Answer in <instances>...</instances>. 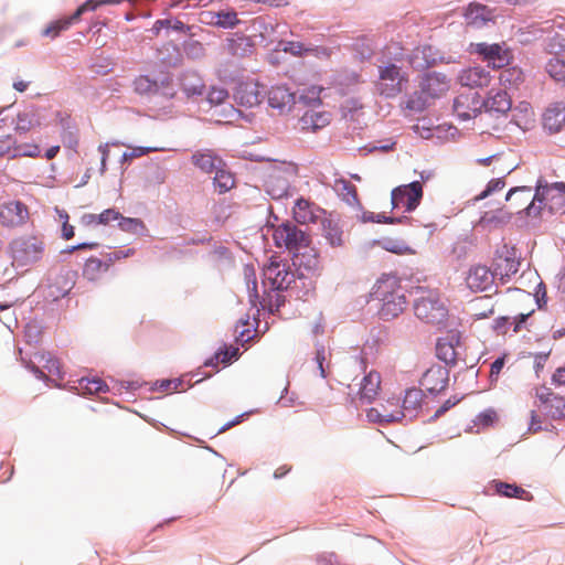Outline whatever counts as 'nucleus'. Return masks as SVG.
<instances>
[{"label":"nucleus","instance_id":"obj_1","mask_svg":"<svg viewBox=\"0 0 565 565\" xmlns=\"http://www.w3.org/2000/svg\"><path fill=\"white\" fill-rule=\"evenodd\" d=\"M372 296L382 302L379 313L385 320L398 317L407 305L399 279L393 275H383L379 278L373 287Z\"/></svg>","mask_w":565,"mask_h":565},{"label":"nucleus","instance_id":"obj_2","mask_svg":"<svg viewBox=\"0 0 565 565\" xmlns=\"http://www.w3.org/2000/svg\"><path fill=\"white\" fill-rule=\"evenodd\" d=\"M543 209L551 213H565V183L537 186L536 192L526 206L529 216H539Z\"/></svg>","mask_w":565,"mask_h":565},{"label":"nucleus","instance_id":"obj_3","mask_svg":"<svg viewBox=\"0 0 565 565\" xmlns=\"http://www.w3.org/2000/svg\"><path fill=\"white\" fill-rule=\"evenodd\" d=\"M416 317L425 323L443 327L448 319V309L438 295L429 292L414 303Z\"/></svg>","mask_w":565,"mask_h":565},{"label":"nucleus","instance_id":"obj_4","mask_svg":"<svg viewBox=\"0 0 565 565\" xmlns=\"http://www.w3.org/2000/svg\"><path fill=\"white\" fill-rule=\"evenodd\" d=\"M273 239L277 247H285L294 255L310 245V236L296 225L286 222L276 226L273 231Z\"/></svg>","mask_w":565,"mask_h":565},{"label":"nucleus","instance_id":"obj_5","mask_svg":"<svg viewBox=\"0 0 565 565\" xmlns=\"http://www.w3.org/2000/svg\"><path fill=\"white\" fill-rule=\"evenodd\" d=\"M366 417L369 422L382 425L401 422L404 418L401 398L394 395L383 398L375 407H371L366 412Z\"/></svg>","mask_w":565,"mask_h":565},{"label":"nucleus","instance_id":"obj_6","mask_svg":"<svg viewBox=\"0 0 565 565\" xmlns=\"http://www.w3.org/2000/svg\"><path fill=\"white\" fill-rule=\"evenodd\" d=\"M14 262L28 265L38 262L43 253V243L34 236H22L10 244Z\"/></svg>","mask_w":565,"mask_h":565},{"label":"nucleus","instance_id":"obj_7","mask_svg":"<svg viewBox=\"0 0 565 565\" xmlns=\"http://www.w3.org/2000/svg\"><path fill=\"white\" fill-rule=\"evenodd\" d=\"M423 198V185L419 181L399 185L393 189L391 201L393 209H404L405 212L414 211Z\"/></svg>","mask_w":565,"mask_h":565},{"label":"nucleus","instance_id":"obj_8","mask_svg":"<svg viewBox=\"0 0 565 565\" xmlns=\"http://www.w3.org/2000/svg\"><path fill=\"white\" fill-rule=\"evenodd\" d=\"M113 2H115V1L114 0H102V1L87 0L83 4H81L72 15L51 22L45 29H43L42 35L51 38V39H55L61 34V32L66 31L67 29H70V26L74 22H77L85 12L95 11L99 6L113 3Z\"/></svg>","mask_w":565,"mask_h":565},{"label":"nucleus","instance_id":"obj_9","mask_svg":"<svg viewBox=\"0 0 565 565\" xmlns=\"http://www.w3.org/2000/svg\"><path fill=\"white\" fill-rule=\"evenodd\" d=\"M535 395L539 399L537 406L546 417L554 420L565 418V397L546 386L536 388Z\"/></svg>","mask_w":565,"mask_h":565},{"label":"nucleus","instance_id":"obj_10","mask_svg":"<svg viewBox=\"0 0 565 565\" xmlns=\"http://www.w3.org/2000/svg\"><path fill=\"white\" fill-rule=\"evenodd\" d=\"M407 78L396 65L388 64L380 70L377 89L382 95L394 97L405 88Z\"/></svg>","mask_w":565,"mask_h":565},{"label":"nucleus","instance_id":"obj_11","mask_svg":"<svg viewBox=\"0 0 565 565\" xmlns=\"http://www.w3.org/2000/svg\"><path fill=\"white\" fill-rule=\"evenodd\" d=\"M30 218L26 204L12 200L0 204V225L6 228H17L25 225Z\"/></svg>","mask_w":565,"mask_h":565},{"label":"nucleus","instance_id":"obj_12","mask_svg":"<svg viewBox=\"0 0 565 565\" xmlns=\"http://www.w3.org/2000/svg\"><path fill=\"white\" fill-rule=\"evenodd\" d=\"M264 279L275 290H285L295 281V274L286 263L271 259L263 270Z\"/></svg>","mask_w":565,"mask_h":565},{"label":"nucleus","instance_id":"obj_13","mask_svg":"<svg viewBox=\"0 0 565 565\" xmlns=\"http://www.w3.org/2000/svg\"><path fill=\"white\" fill-rule=\"evenodd\" d=\"M472 52L482 56L483 61L493 68H502L512 60L511 52L501 44H488L484 42L471 44Z\"/></svg>","mask_w":565,"mask_h":565},{"label":"nucleus","instance_id":"obj_14","mask_svg":"<svg viewBox=\"0 0 565 565\" xmlns=\"http://www.w3.org/2000/svg\"><path fill=\"white\" fill-rule=\"evenodd\" d=\"M483 105V99L478 93H463L455 98L454 113L460 120H469L478 116Z\"/></svg>","mask_w":565,"mask_h":565},{"label":"nucleus","instance_id":"obj_15","mask_svg":"<svg viewBox=\"0 0 565 565\" xmlns=\"http://www.w3.org/2000/svg\"><path fill=\"white\" fill-rule=\"evenodd\" d=\"M263 97L260 84L252 78L239 82L234 89L235 102L244 107L252 108L259 105Z\"/></svg>","mask_w":565,"mask_h":565},{"label":"nucleus","instance_id":"obj_16","mask_svg":"<svg viewBox=\"0 0 565 565\" xmlns=\"http://www.w3.org/2000/svg\"><path fill=\"white\" fill-rule=\"evenodd\" d=\"M494 278L495 276L489 267L478 264L468 269L466 284L475 292L487 291L493 286Z\"/></svg>","mask_w":565,"mask_h":565},{"label":"nucleus","instance_id":"obj_17","mask_svg":"<svg viewBox=\"0 0 565 565\" xmlns=\"http://www.w3.org/2000/svg\"><path fill=\"white\" fill-rule=\"evenodd\" d=\"M292 214L294 218L299 224H310L321 221L327 212L316 203L305 198H299L295 202Z\"/></svg>","mask_w":565,"mask_h":565},{"label":"nucleus","instance_id":"obj_18","mask_svg":"<svg viewBox=\"0 0 565 565\" xmlns=\"http://www.w3.org/2000/svg\"><path fill=\"white\" fill-rule=\"evenodd\" d=\"M420 89L425 102L439 98L448 92L449 81L441 73H428L420 82Z\"/></svg>","mask_w":565,"mask_h":565},{"label":"nucleus","instance_id":"obj_19","mask_svg":"<svg viewBox=\"0 0 565 565\" xmlns=\"http://www.w3.org/2000/svg\"><path fill=\"white\" fill-rule=\"evenodd\" d=\"M459 332H450L445 338L438 340L436 344V355L448 365L457 364L460 352Z\"/></svg>","mask_w":565,"mask_h":565},{"label":"nucleus","instance_id":"obj_20","mask_svg":"<svg viewBox=\"0 0 565 565\" xmlns=\"http://www.w3.org/2000/svg\"><path fill=\"white\" fill-rule=\"evenodd\" d=\"M449 372L441 365L430 366L422 376L420 385L429 393H439L448 385Z\"/></svg>","mask_w":565,"mask_h":565},{"label":"nucleus","instance_id":"obj_21","mask_svg":"<svg viewBox=\"0 0 565 565\" xmlns=\"http://www.w3.org/2000/svg\"><path fill=\"white\" fill-rule=\"evenodd\" d=\"M295 103V94L286 85H276L268 90V105L278 114L290 111Z\"/></svg>","mask_w":565,"mask_h":565},{"label":"nucleus","instance_id":"obj_22","mask_svg":"<svg viewBox=\"0 0 565 565\" xmlns=\"http://www.w3.org/2000/svg\"><path fill=\"white\" fill-rule=\"evenodd\" d=\"M492 76L482 66H471L462 70L458 75L460 85L469 88H482L490 84Z\"/></svg>","mask_w":565,"mask_h":565},{"label":"nucleus","instance_id":"obj_23","mask_svg":"<svg viewBox=\"0 0 565 565\" xmlns=\"http://www.w3.org/2000/svg\"><path fill=\"white\" fill-rule=\"evenodd\" d=\"M381 383L382 377L377 371L371 370L367 372L360 382L359 401L366 404L372 403L380 393Z\"/></svg>","mask_w":565,"mask_h":565},{"label":"nucleus","instance_id":"obj_24","mask_svg":"<svg viewBox=\"0 0 565 565\" xmlns=\"http://www.w3.org/2000/svg\"><path fill=\"white\" fill-rule=\"evenodd\" d=\"M494 269L492 270L494 276L504 282L512 275L516 274L520 267V262L516 259L514 253L509 250L505 254H500L494 259Z\"/></svg>","mask_w":565,"mask_h":565},{"label":"nucleus","instance_id":"obj_25","mask_svg":"<svg viewBox=\"0 0 565 565\" xmlns=\"http://www.w3.org/2000/svg\"><path fill=\"white\" fill-rule=\"evenodd\" d=\"M191 162L203 173L211 174L215 169L224 166V161L211 149L195 151L191 157Z\"/></svg>","mask_w":565,"mask_h":565},{"label":"nucleus","instance_id":"obj_26","mask_svg":"<svg viewBox=\"0 0 565 565\" xmlns=\"http://www.w3.org/2000/svg\"><path fill=\"white\" fill-rule=\"evenodd\" d=\"M321 222L322 236L332 247L342 246L344 243L343 231L339 218L332 214H326Z\"/></svg>","mask_w":565,"mask_h":565},{"label":"nucleus","instance_id":"obj_27","mask_svg":"<svg viewBox=\"0 0 565 565\" xmlns=\"http://www.w3.org/2000/svg\"><path fill=\"white\" fill-rule=\"evenodd\" d=\"M331 121V115L328 111H306L298 120L300 130L316 132L327 127Z\"/></svg>","mask_w":565,"mask_h":565},{"label":"nucleus","instance_id":"obj_28","mask_svg":"<svg viewBox=\"0 0 565 565\" xmlns=\"http://www.w3.org/2000/svg\"><path fill=\"white\" fill-rule=\"evenodd\" d=\"M493 11L479 3H470L465 12L467 25L479 29L493 21Z\"/></svg>","mask_w":565,"mask_h":565},{"label":"nucleus","instance_id":"obj_29","mask_svg":"<svg viewBox=\"0 0 565 565\" xmlns=\"http://www.w3.org/2000/svg\"><path fill=\"white\" fill-rule=\"evenodd\" d=\"M225 50L234 57H247L254 53V42L249 36L235 33L226 40Z\"/></svg>","mask_w":565,"mask_h":565},{"label":"nucleus","instance_id":"obj_30","mask_svg":"<svg viewBox=\"0 0 565 565\" xmlns=\"http://www.w3.org/2000/svg\"><path fill=\"white\" fill-rule=\"evenodd\" d=\"M487 111L495 113L499 115L507 114L512 106L511 97L505 90H490L487 100H483Z\"/></svg>","mask_w":565,"mask_h":565},{"label":"nucleus","instance_id":"obj_31","mask_svg":"<svg viewBox=\"0 0 565 565\" xmlns=\"http://www.w3.org/2000/svg\"><path fill=\"white\" fill-rule=\"evenodd\" d=\"M424 402V393L420 388L411 387L405 391L403 399H401V409L404 411V418H413L422 408Z\"/></svg>","mask_w":565,"mask_h":565},{"label":"nucleus","instance_id":"obj_32","mask_svg":"<svg viewBox=\"0 0 565 565\" xmlns=\"http://www.w3.org/2000/svg\"><path fill=\"white\" fill-rule=\"evenodd\" d=\"M565 125V106L563 104L551 105L543 115V126L550 132H558Z\"/></svg>","mask_w":565,"mask_h":565},{"label":"nucleus","instance_id":"obj_33","mask_svg":"<svg viewBox=\"0 0 565 565\" xmlns=\"http://www.w3.org/2000/svg\"><path fill=\"white\" fill-rule=\"evenodd\" d=\"M282 51L294 56L313 55L316 57H329L330 50L323 46H306L298 41H289L284 43Z\"/></svg>","mask_w":565,"mask_h":565},{"label":"nucleus","instance_id":"obj_34","mask_svg":"<svg viewBox=\"0 0 565 565\" xmlns=\"http://www.w3.org/2000/svg\"><path fill=\"white\" fill-rule=\"evenodd\" d=\"M111 263V257H108L106 259L89 257L84 265L83 276L89 281H96L100 279L105 273L108 271Z\"/></svg>","mask_w":565,"mask_h":565},{"label":"nucleus","instance_id":"obj_35","mask_svg":"<svg viewBox=\"0 0 565 565\" xmlns=\"http://www.w3.org/2000/svg\"><path fill=\"white\" fill-rule=\"evenodd\" d=\"M499 81L504 88L518 89L525 81V74L518 66L507 67L501 71Z\"/></svg>","mask_w":565,"mask_h":565},{"label":"nucleus","instance_id":"obj_36","mask_svg":"<svg viewBox=\"0 0 565 565\" xmlns=\"http://www.w3.org/2000/svg\"><path fill=\"white\" fill-rule=\"evenodd\" d=\"M534 195H532V190L529 186H519L510 190L505 196L507 201H515V210L516 213H521L525 211L527 213L526 206L531 203Z\"/></svg>","mask_w":565,"mask_h":565},{"label":"nucleus","instance_id":"obj_37","mask_svg":"<svg viewBox=\"0 0 565 565\" xmlns=\"http://www.w3.org/2000/svg\"><path fill=\"white\" fill-rule=\"evenodd\" d=\"M289 181L281 177L280 173L273 172L266 180V190L275 199H279L287 194Z\"/></svg>","mask_w":565,"mask_h":565},{"label":"nucleus","instance_id":"obj_38","mask_svg":"<svg viewBox=\"0 0 565 565\" xmlns=\"http://www.w3.org/2000/svg\"><path fill=\"white\" fill-rule=\"evenodd\" d=\"M333 189L348 204L354 205L359 202L356 188L350 181L345 179H337L334 181Z\"/></svg>","mask_w":565,"mask_h":565},{"label":"nucleus","instance_id":"obj_39","mask_svg":"<svg viewBox=\"0 0 565 565\" xmlns=\"http://www.w3.org/2000/svg\"><path fill=\"white\" fill-rule=\"evenodd\" d=\"M471 317L473 320L489 318L494 313V305L490 303V297H479L471 302Z\"/></svg>","mask_w":565,"mask_h":565},{"label":"nucleus","instance_id":"obj_40","mask_svg":"<svg viewBox=\"0 0 565 565\" xmlns=\"http://www.w3.org/2000/svg\"><path fill=\"white\" fill-rule=\"evenodd\" d=\"M495 492L507 498H518L522 500H532V494L525 489L514 484L498 481L494 483Z\"/></svg>","mask_w":565,"mask_h":565},{"label":"nucleus","instance_id":"obj_41","mask_svg":"<svg viewBox=\"0 0 565 565\" xmlns=\"http://www.w3.org/2000/svg\"><path fill=\"white\" fill-rule=\"evenodd\" d=\"M181 87L186 96L201 95L204 88L202 78L195 73H186L181 77Z\"/></svg>","mask_w":565,"mask_h":565},{"label":"nucleus","instance_id":"obj_42","mask_svg":"<svg viewBox=\"0 0 565 565\" xmlns=\"http://www.w3.org/2000/svg\"><path fill=\"white\" fill-rule=\"evenodd\" d=\"M213 173V184L220 193H225L234 186V177L225 169V164L221 166L220 169H215Z\"/></svg>","mask_w":565,"mask_h":565},{"label":"nucleus","instance_id":"obj_43","mask_svg":"<svg viewBox=\"0 0 565 565\" xmlns=\"http://www.w3.org/2000/svg\"><path fill=\"white\" fill-rule=\"evenodd\" d=\"M294 264L308 270H316L319 267V259L313 248L308 246L294 255Z\"/></svg>","mask_w":565,"mask_h":565},{"label":"nucleus","instance_id":"obj_44","mask_svg":"<svg viewBox=\"0 0 565 565\" xmlns=\"http://www.w3.org/2000/svg\"><path fill=\"white\" fill-rule=\"evenodd\" d=\"M21 146L17 145L15 139L7 135L0 139V158L14 159L20 157Z\"/></svg>","mask_w":565,"mask_h":565},{"label":"nucleus","instance_id":"obj_45","mask_svg":"<svg viewBox=\"0 0 565 565\" xmlns=\"http://www.w3.org/2000/svg\"><path fill=\"white\" fill-rule=\"evenodd\" d=\"M244 275L246 280V287L249 294V301L253 306H256L259 295L257 290V280L254 268L246 266L244 268Z\"/></svg>","mask_w":565,"mask_h":565},{"label":"nucleus","instance_id":"obj_46","mask_svg":"<svg viewBox=\"0 0 565 565\" xmlns=\"http://www.w3.org/2000/svg\"><path fill=\"white\" fill-rule=\"evenodd\" d=\"M546 71L556 82H565V61L553 57L546 64Z\"/></svg>","mask_w":565,"mask_h":565},{"label":"nucleus","instance_id":"obj_47","mask_svg":"<svg viewBox=\"0 0 565 565\" xmlns=\"http://www.w3.org/2000/svg\"><path fill=\"white\" fill-rule=\"evenodd\" d=\"M36 125H39V122L34 119V115L29 111H23L18 115L14 129L18 132H28Z\"/></svg>","mask_w":565,"mask_h":565},{"label":"nucleus","instance_id":"obj_48","mask_svg":"<svg viewBox=\"0 0 565 565\" xmlns=\"http://www.w3.org/2000/svg\"><path fill=\"white\" fill-rule=\"evenodd\" d=\"M216 19L217 20L214 22V24L221 28H234L239 22L237 14L234 11H221L216 13Z\"/></svg>","mask_w":565,"mask_h":565},{"label":"nucleus","instance_id":"obj_49","mask_svg":"<svg viewBox=\"0 0 565 565\" xmlns=\"http://www.w3.org/2000/svg\"><path fill=\"white\" fill-rule=\"evenodd\" d=\"M182 384H183V381L180 379L162 380L160 382H156L151 390H153V391L159 390V391L166 392V393H173V392L179 391L181 388Z\"/></svg>","mask_w":565,"mask_h":565},{"label":"nucleus","instance_id":"obj_50","mask_svg":"<svg viewBox=\"0 0 565 565\" xmlns=\"http://www.w3.org/2000/svg\"><path fill=\"white\" fill-rule=\"evenodd\" d=\"M323 90L320 86H311L303 90L300 98L308 105L320 104V94Z\"/></svg>","mask_w":565,"mask_h":565},{"label":"nucleus","instance_id":"obj_51","mask_svg":"<svg viewBox=\"0 0 565 565\" xmlns=\"http://www.w3.org/2000/svg\"><path fill=\"white\" fill-rule=\"evenodd\" d=\"M44 361L43 367L47 370V372L52 375H61V363L60 361L52 356L50 353L41 354L40 362Z\"/></svg>","mask_w":565,"mask_h":565},{"label":"nucleus","instance_id":"obj_52","mask_svg":"<svg viewBox=\"0 0 565 565\" xmlns=\"http://www.w3.org/2000/svg\"><path fill=\"white\" fill-rule=\"evenodd\" d=\"M237 351H238L237 349H234L231 352L227 350L220 351V352L215 353V355L212 359H210L205 364L216 366V365H218V363H223V364L230 363L231 360L236 356Z\"/></svg>","mask_w":565,"mask_h":565},{"label":"nucleus","instance_id":"obj_53","mask_svg":"<svg viewBox=\"0 0 565 565\" xmlns=\"http://www.w3.org/2000/svg\"><path fill=\"white\" fill-rule=\"evenodd\" d=\"M82 388L86 390L89 394L100 393L105 391L106 385L100 379L82 380Z\"/></svg>","mask_w":565,"mask_h":565},{"label":"nucleus","instance_id":"obj_54","mask_svg":"<svg viewBox=\"0 0 565 565\" xmlns=\"http://www.w3.org/2000/svg\"><path fill=\"white\" fill-rule=\"evenodd\" d=\"M228 97V93L222 87H212L207 94V100L212 105H220Z\"/></svg>","mask_w":565,"mask_h":565},{"label":"nucleus","instance_id":"obj_55","mask_svg":"<svg viewBox=\"0 0 565 565\" xmlns=\"http://www.w3.org/2000/svg\"><path fill=\"white\" fill-rule=\"evenodd\" d=\"M548 49L554 54L565 51V35L558 33L553 35L550 39Z\"/></svg>","mask_w":565,"mask_h":565},{"label":"nucleus","instance_id":"obj_56","mask_svg":"<svg viewBox=\"0 0 565 565\" xmlns=\"http://www.w3.org/2000/svg\"><path fill=\"white\" fill-rule=\"evenodd\" d=\"M497 420V413L493 409H486L481 412L476 419L477 425L490 426Z\"/></svg>","mask_w":565,"mask_h":565},{"label":"nucleus","instance_id":"obj_57","mask_svg":"<svg viewBox=\"0 0 565 565\" xmlns=\"http://www.w3.org/2000/svg\"><path fill=\"white\" fill-rule=\"evenodd\" d=\"M120 217L119 212L114 209H107L98 214L100 225H108L113 221H118Z\"/></svg>","mask_w":565,"mask_h":565},{"label":"nucleus","instance_id":"obj_58","mask_svg":"<svg viewBox=\"0 0 565 565\" xmlns=\"http://www.w3.org/2000/svg\"><path fill=\"white\" fill-rule=\"evenodd\" d=\"M504 186L505 182L503 181V179H493L488 183L487 189L480 194V198H486L494 191H501Z\"/></svg>","mask_w":565,"mask_h":565},{"label":"nucleus","instance_id":"obj_59","mask_svg":"<svg viewBox=\"0 0 565 565\" xmlns=\"http://www.w3.org/2000/svg\"><path fill=\"white\" fill-rule=\"evenodd\" d=\"M326 359H327V350L323 347L318 348L317 351H316L315 360L317 362L318 369L320 371V375L322 377L327 376L326 370L323 367V363H324Z\"/></svg>","mask_w":565,"mask_h":565},{"label":"nucleus","instance_id":"obj_60","mask_svg":"<svg viewBox=\"0 0 565 565\" xmlns=\"http://www.w3.org/2000/svg\"><path fill=\"white\" fill-rule=\"evenodd\" d=\"M61 216L64 217L62 236L64 239H71L74 236V226L68 224V215L66 213Z\"/></svg>","mask_w":565,"mask_h":565},{"label":"nucleus","instance_id":"obj_61","mask_svg":"<svg viewBox=\"0 0 565 565\" xmlns=\"http://www.w3.org/2000/svg\"><path fill=\"white\" fill-rule=\"evenodd\" d=\"M552 383L557 386L565 385V365L555 370L552 376Z\"/></svg>","mask_w":565,"mask_h":565},{"label":"nucleus","instance_id":"obj_62","mask_svg":"<svg viewBox=\"0 0 565 565\" xmlns=\"http://www.w3.org/2000/svg\"><path fill=\"white\" fill-rule=\"evenodd\" d=\"M81 222L85 226L100 225V222H99V218H98V214H94V213L84 214L82 216V218H81Z\"/></svg>","mask_w":565,"mask_h":565},{"label":"nucleus","instance_id":"obj_63","mask_svg":"<svg viewBox=\"0 0 565 565\" xmlns=\"http://www.w3.org/2000/svg\"><path fill=\"white\" fill-rule=\"evenodd\" d=\"M504 366V358H499L497 359L492 364H491V369H490V377H498V375L500 374L501 370L503 369Z\"/></svg>","mask_w":565,"mask_h":565},{"label":"nucleus","instance_id":"obj_64","mask_svg":"<svg viewBox=\"0 0 565 565\" xmlns=\"http://www.w3.org/2000/svg\"><path fill=\"white\" fill-rule=\"evenodd\" d=\"M318 565H339L335 555L321 556L318 559Z\"/></svg>","mask_w":565,"mask_h":565}]
</instances>
